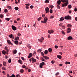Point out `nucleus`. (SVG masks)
Wrapping results in <instances>:
<instances>
[{
    "instance_id": "f257e3e1",
    "label": "nucleus",
    "mask_w": 77,
    "mask_h": 77,
    "mask_svg": "<svg viewBox=\"0 0 77 77\" xmlns=\"http://www.w3.org/2000/svg\"><path fill=\"white\" fill-rule=\"evenodd\" d=\"M69 3H68V0H67V2H66L64 3H63V4L62 5V7H65L68 5Z\"/></svg>"
},
{
    "instance_id": "f03ea898",
    "label": "nucleus",
    "mask_w": 77,
    "mask_h": 77,
    "mask_svg": "<svg viewBox=\"0 0 77 77\" xmlns=\"http://www.w3.org/2000/svg\"><path fill=\"white\" fill-rule=\"evenodd\" d=\"M65 20H71V17L68 15L64 17Z\"/></svg>"
},
{
    "instance_id": "7ed1b4c3",
    "label": "nucleus",
    "mask_w": 77,
    "mask_h": 77,
    "mask_svg": "<svg viewBox=\"0 0 77 77\" xmlns=\"http://www.w3.org/2000/svg\"><path fill=\"white\" fill-rule=\"evenodd\" d=\"M45 64V63L44 62H42V63H40V64L39 66L41 68H42V66H43V65H44Z\"/></svg>"
},
{
    "instance_id": "20e7f679",
    "label": "nucleus",
    "mask_w": 77,
    "mask_h": 77,
    "mask_svg": "<svg viewBox=\"0 0 77 77\" xmlns=\"http://www.w3.org/2000/svg\"><path fill=\"white\" fill-rule=\"evenodd\" d=\"M47 21H48V18L46 17H45L44 18V20L43 21V23L44 24L46 23H47Z\"/></svg>"
},
{
    "instance_id": "39448f33",
    "label": "nucleus",
    "mask_w": 77,
    "mask_h": 77,
    "mask_svg": "<svg viewBox=\"0 0 77 77\" xmlns=\"http://www.w3.org/2000/svg\"><path fill=\"white\" fill-rule=\"evenodd\" d=\"M45 11H46V13L49 12V8L48 7H46L45 8Z\"/></svg>"
},
{
    "instance_id": "423d86ee",
    "label": "nucleus",
    "mask_w": 77,
    "mask_h": 77,
    "mask_svg": "<svg viewBox=\"0 0 77 77\" xmlns=\"http://www.w3.org/2000/svg\"><path fill=\"white\" fill-rule=\"evenodd\" d=\"M48 33H50V34L53 33L54 32V31H53V30H50L48 31Z\"/></svg>"
},
{
    "instance_id": "0eeeda50",
    "label": "nucleus",
    "mask_w": 77,
    "mask_h": 77,
    "mask_svg": "<svg viewBox=\"0 0 77 77\" xmlns=\"http://www.w3.org/2000/svg\"><path fill=\"white\" fill-rule=\"evenodd\" d=\"M44 38L42 37L41 39H38V42H42V41L44 40Z\"/></svg>"
},
{
    "instance_id": "6e6552de",
    "label": "nucleus",
    "mask_w": 77,
    "mask_h": 77,
    "mask_svg": "<svg viewBox=\"0 0 77 77\" xmlns=\"http://www.w3.org/2000/svg\"><path fill=\"white\" fill-rule=\"evenodd\" d=\"M11 27L13 30H17V28H16V27H15V26H14L12 25Z\"/></svg>"
},
{
    "instance_id": "1a4fd4ad",
    "label": "nucleus",
    "mask_w": 77,
    "mask_h": 77,
    "mask_svg": "<svg viewBox=\"0 0 77 77\" xmlns=\"http://www.w3.org/2000/svg\"><path fill=\"white\" fill-rule=\"evenodd\" d=\"M36 62V59H35L33 58H32V62L33 63V62Z\"/></svg>"
},
{
    "instance_id": "9d476101",
    "label": "nucleus",
    "mask_w": 77,
    "mask_h": 77,
    "mask_svg": "<svg viewBox=\"0 0 77 77\" xmlns=\"http://www.w3.org/2000/svg\"><path fill=\"white\" fill-rule=\"evenodd\" d=\"M7 76L8 77H15V75H14V74H13L12 75L9 76V75L7 74Z\"/></svg>"
},
{
    "instance_id": "9b49d317",
    "label": "nucleus",
    "mask_w": 77,
    "mask_h": 77,
    "mask_svg": "<svg viewBox=\"0 0 77 77\" xmlns=\"http://www.w3.org/2000/svg\"><path fill=\"white\" fill-rule=\"evenodd\" d=\"M68 40H72V38L71 36H69L67 38Z\"/></svg>"
},
{
    "instance_id": "f8f14e48",
    "label": "nucleus",
    "mask_w": 77,
    "mask_h": 77,
    "mask_svg": "<svg viewBox=\"0 0 77 77\" xmlns=\"http://www.w3.org/2000/svg\"><path fill=\"white\" fill-rule=\"evenodd\" d=\"M32 55L33 54H32V53H30L29 54V56L28 57V59H30V57L32 56Z\"/></svg>"
},
{
    "instance_id": "ddd939ff",
    "label": "nucleus",
    "mask_w": 77,
    "mask_h": 77,
    "mask_svg": "<svg viewBox=\"0 0 77 77\" xmlns=\"http://www.w3.org/2000/svg\"><path fill=\"white\" fill-rule=\"evenodd\" d=\"M57 57L58 58V59H61L62 58V56H61L60 55H57Z\"/></svg>"
},
{
    "instance_id": "4468645a",
    "label": "nucleus",
    "mask_w": 77,
    "mask_h": 77,
    "mask_svg": "<svg viewBox=\"0 0 77 77\" xmlns=\"http://www.w3.org/2000/svg\"><path fill=\"white\" fill-rule=\"evenodd\" d=\"M57 3L59 5H60V3H61V1L59 0L57 1Z\"/></svg>"
},
{
    "instance_id": "2eb2a0df",
    "label": "nucleus",
    "mask_w": 77,
    "mask_h": 77,
    "mask_svg": "<svg viewBox=\"0 0 77 77\" xmlns=\"http://www.w3.org/2000/svg\"><path fill=\"white\" fill-rule=\"evenodd\" d=\"M63 20H64V17H62L60 18L59 21H63Z\"/></svg>"
},
{
    "instance_id": "dca6fc26",
    "label": "nucleus",
    "mask_w": 77,
    "mask_h": 77,
    "mask_svg": "<svg viewBox=\"0 0 77 77\" xmlns=\"http://www.w3.org/2000/svg\"><path fill=\"white\" fill-rule=\"evenodd\" d=\"M14 43L15 44L18 45V42L17 40H15L14 41Z\"/></svg>"
},
{
    "instance_id": "f3484780",
    "label": "nucleus",
    "mask_w": 77,
    "mask_h": 77,
    "mask_svg": "<svg viewBox=\"0 0 77 77\" xmlns=\"http://www.w3.org/2000/svg\"><path fill=\"white\" fill-rule=\"evenodd\" d=\"M48 50L49 51V52H50H50H51V51H53V50L52 49V48H49L48 49Z\"/></svg>"
},
{
    "instance_id": "a211bd4d",
    "label": "nucleus",
    "mask_w": 77,
    "mask_h": 77,
    "mask_svg": "<svg viewBox=\"0 0 77 77\" xmlns=\"http://www.w3.org/2000/svg\"><path fill=\"white\" fill-rule=\"evenodd\" d=\"M7 42L9 44H12V43H11V42L10 40H7Z\"/></svg>"
},
{
    "instance_id": "6ab92c4d",
    "label": "nucleus",
    "mask_w": 77,
    "mask_h": 77,
    "mask_svg": "<svg viewBox=\"0 0 77 77\" xmlns=\"http://www.w3.org/2000/svg\"><path fill=\"white\" fill-rule=\"evenodd\" d=\"M2 54H3L5 55V54H6V51H5L3 50V51H2Z\"/></svg>"
},
{
    "instance_id": "aec40b11",
    "label": "nucleus",
    "mask_w": 77,
    "mask_h": 77,
    "mask_svg": "<svg viewBox=\"0 0 77 77\" xmlns=\"http://www.w3.org/2000/svg\"><path fill=\"white\" fill-rule=\"evenodd\" d=\"M71 29H70V28H68L67 33H69V32H71Z\"/></svg>"
},
{
    "instance_id": "412c9836",
    "label": "nucleus",
    "mask_w": 77,
    "mask_h": 77,
    "mask_svg": "<svg viewBox=\"0 0 77 77\" xmlns=\"http://www.w3.org/2000/svg\"><path fill=\"white\" fill-rule=\"evenodd\" d=\"M49 7L50 8H51V9H53V8H54V6H53V5H50L49 6Z\"/></svg>"
},
{
    "instance_id": "4be33fe9",
    "label": "nucleus",
    "mask_w": 77,
    "mask_h": 77,
    "mask_svg": "<svg viewBox=\"0 0 77 77\" xmlns=\"http://www.w3.org/2000/svg\"><path fill=\"white\" fill-rule=\"evenodd\" d=\"M44 53L45 54H47V53H48V51L47 50H45V51Z\"/></svg>"
},
{
    "instance_id": "5701e85b",
    "label": "nucleus",
    "mask_w": 77,
    "mask_h": 77,
    "mask_svg": "<svg viewBox=\"0 0 77 77\" xmlns=\"http://www.w3.org/2000/svg\"><path fill=\"white\" fill-rule=\"evenodd\" d=\"M61 1L62 2H63V3H65L66 2H67V0H61Z\"/></svg>"
},
{
    "instance_id": "b1692460",
    "label": "nucleus",
    "mask_w": 77,
    "mask_h": 77,
    "mask_svg": "<svg viewBox=\"0 0 77 77\" xmlns=\"http://www.w3.org/2000/svg\"><path fill=\"white\" fill-rule=\"evenodd\" d=\"M27 47H28L30 49L31 48V47H32V46H30V45H27Z\"/></svg>"
},
{
    "instance_id": "393cba45",
    "label": "nucleus",
    "mask_w": 77,
    "mask_h": 77,
    "mask_svg": "<svg viewBox=\"0 0 77 77\" xmlns=\"http://www.w3.org/2000/svg\"><path fill=\"white\" fill-rule=\"evenodd\" d=\"M57 9H60V7L58 5H57Z\"/></svg>"
},
{
    "instance_id": "a878e982",
    "label": "nucleus",
    "mask_w": 77,
    "mask_h": 77,
    "mask_svg": "<svg viewBox=\"0 0 77 77\" xmlns=\"http://www.w3.org/2000/svg\"><path fill=\"white\" fill-rule=\"evenodd\" d=\"M17 52V50H14L13 51V53L14 54H16Z\"/></svg>"
},
{
    "instance_id": "bb28decb",
    "label": "nucleus",
    "mask_w": 77,
    "mask_h": 77,
    "mask_svg": "<svg viewBox=\"0 0 77 77\" xmlns=\"http://www.w3.org/2000/svg\"><path fill=\"white\" fill-rule=\"evenodd\" d=\"M43 57H44L46 59H49V58L48 57L43 56Z\"/></svg>"
},
{
    "instance_id": "cd10ccee",
    "label": "nucleus",
    "mask_w": 77,
    "mask_h": 77,
    "mask_svg": "<svg viewBox=\"0 0 77 77\" xmlns=\"http://www.w3.org/2000/svg\"><path fill=\"white\" fill-rule=\"evenodd\" d=\"M45 2L46 3H49V0H46L45 1Z\"/></svg>"
},
{
    "instance_id": "c85d7f7f",
    "label": "nucleus",
    "mask_w": 77,
    "mask_h": 77,
    "mask_svg": "<svg viewBox=\"0 0 77 77\" xmlns=\"http://www.w3.org/2000/svg\"><path fill=\"white\" fill-rule=\"evenodd\" d=\"M19 37L18 36H17L16 38H15V40H19Z\"/></svg>"
},
{
    "instance_id": "c756f323",
    "label": "nucleus",
    "mask_w": 77,
    "mask_h": 77,
    "mask_svg": "<svg viewBox=\"0 0 77 77\" xmlns=\"http://www.w3.org/2000/svg\"><path fill=\"white\" fill-rule=\"evenodd\" d=\"M63 24V23H61L59 24V26H60V27H62L63 26L62 25Z\"/></svg>"
},
{
    "instance_id": "7c9ffc66",
    "label": "nucleus",
    "mask_w": 77,
    "mask_h": 77,
    "mask_svg": "<svg viewBox=\"0 0 77 77\" xmlns=\"http://www.w3.org/2000/svg\"><path fill=\"white\" fill-rule=\"evenodd\" d=\"M65 64H66V65H67V64H70V62H66L65 63Z\"/></svg>"
},
{
    "instance_id": "2f4dec72",
    "label": "nucleus",
    "mask_w": 77,
    "mask_h": 77,
    "mask_svg": "<svg viewBox=\"0 0 77 77\" xmlns=\"http://www.w3.org/2000/svg\"><path fill=\"white\" fill-rule=\"evenodd\" d=\"M8 12V10L7 9H5L4 10V12L5 13H6L7 12Z\"/></svg>"
},
{
    "instance_id": "473e14b6",
    "label": "nucleus",
    "mask_w": 77,
    "mask_h": 77,
    "mask_svg": "<svg viewBox=\"0 0 77 77\" xmlns=\"http://www.w3.org/2000/svg\"><path fill=\"white\" fill-rule=\"evenodd\" d=\"M21 60H18V62H19V63H20V64H22V63L21 62Z\"/></svg>"
},
{
    "instance_id": "72a5a7b5",
    "label": "nucleus",
    "mask_w": 77,
    "mask_h": 77,
    "mask_svg": "<svg viewBox=\"0 0 77 77\" xmlns=\"http://www.w3.org/2000/svg\"><path fill=\"white\" fill-rule=\"evenodd\" d=\"M12 36H13L12 34H11V35H9V37L10 38H12Z\"/></svg>"
},
{
    "instance_id": "f704fd0d",
    "label": "nucleus",
    "mask_w": 77,
    "mask_h": 77,
    "mask_svg": "<svg viewBox=\"0 0 77 77\" xmlns=\"http://www.w3.org/2000/svg\"><path fill=\"white\" fill-rule=\"evenodd\" d=\"M20 72L21 73H23L24 72V70H23V69H21L20 70Z\"/></svg>"
},
{
    "instance_id": "c9c22d12",
    "label": "nucleus",
    "mask_w": 77,
    "mask_h": 77,
    "mask_svg": "<svg viewBox=\"0 0 77 77\" xmlns=\"http://www.w3.org/2000/svg\"><path fill=\"white\" fill-rule=\"evenodd\" d=\"M68 8L71 9V5H68Z\"/></svg>"
},
{
    "instance_id": "e433bc0d",
    "label": "nucleus",
    "mask_w": 77,
    "mask_h": 77,
    "mask_svg": "<svg viewBox=\"0 0 77 77\" xmlns=\"http://www.w3.org/2000/svg\"><path fill=\"white\" fill-rule=\"evenodd\" d=\"M42 50L39 49V50H37V51L38 53H40V52H41V51H42Z\"/></svg>"
},
{
    "instance_id": "4c0bfd02",
    "label": "nucleus",
    "mask_w": 77,
    "mask_h": 77,
    "mask_svg": "<svg viewBox=\"0 0 77 77\" xmlns=\"http://www.w3.org/2000/svg\"><path fill=\"white\" fill-rule=\"evenodd\" d=\"M18 9L19 8L17 7H16L14 8V9L15 10H18Z\"/></svg>"
},
{
    "instance_id": "58836bf2",
    "label": "nucleus",
    "mask_w": 77,
    "mask_h": 77,
    "mask_svg": "<svg viewBox=\"0 0 77 77\" xmlns=\"http://www.w3.org/2000/svg\"><path fill=\"white\" fill-rule=\"evenodd\" d=\"M71 26H72V25L69 24H68L67 25V26L69 27H71Z\"/></svg>"
},
{
    "instance_id": "ea45409f",
    "label": "nucleus",
    "mask_w": 77,
    "mask_h": 77,
    "mask_svg": "<svg viewBox=\"0 0 77 77\" xmlns=\"http://www.w3.org/2000/svg\"><path fill=\"white\" fill-rule=\"evenodd\" d=\"M5 20L9 21L10 20V19H9V18H5Z\"/></svg>"
},
{
    "instance_id": "a19ab883",
    "label": "nucleus",
    "mask_w": 77,
    "mask_h": 77,
    "mask_svg": "<svg viewBox=\"0 0 77 77\" xmlns=\"http://www.w3.org/2000/svg\"><path fill=\"white\" fill-rule=\"evenodd\" d=\"M6 62H3V65L4 66H6Z\"/></svg>"
},
{
    "instance_id": "79ce46f5",
    "label": "nucleus",
    "mask_w": 77,
    "mask_h": 77,
    "mask_svg": "<svg viewBox=\"0 0 77 77\" xmlns=\"http://www.w3.org/2000/svg\"><path fill=\"white\" fill-rule=\"evenodd\" d=\"M11 62V58H10L8 60V63H10Z\"/></svg>"
},
{
    "instance_id": "37998d69",
    "label": "nucleus",
    "mask_w": 77,
    "mask_h": 77,
    "mask_svg": "<svg viewBox=\"0 0 77 77\" xmlns=\"http://www.w3.org/2000/svg\"><path fill=\"white\" fill-rule=\"evenodd\" d=\"M42 18V17H39V18H38V21H39L41 20Z\"/></svg>"
},
{
    "instance_id": "c03bdc74",
    "label": "nucleus",
    "mask_w": 77,
    "mask_h": 77,
    "mask_svg": "<svg viewBox=\"0 0 77 77\" xmlns=\"http://www.w3.org/2000/svg\"><path fill=\"white\" fill-rule=\"evenodd\" d=\"M74 11L75 12H77V9L76 8H75L74 9Z\"/></svg>"
},
{
    "instance_id": "a18cd8bd",
    "label": "nucleus",
    "mask_w": 77,
    "mask_h": 77,
    "mask_svg": "<svg viewBox=\"0 0 77 77\" xmlns=\"http://www.w3.org/2000/svg\"><path fill=\"white\" fill-rule=\"evenodd\" d=\"M41 60H42V61H44H44H45V60H44V59L43 58H42V57L41 58Z\"/></svg>"
},
{
    "instance_id": "49530a36",
    "label": "nucleus",
    "mask_w": 77,
    "mask_h": 77,
    "mask_svg": "<svg viewBox=\"0 0 77 77\" xmlns=\"http://www.w3.org/2000/svg\"><path fill=\"white\" fill-rule=\"evenodd\" d=\"M8 9H12V8H11V6H8Z\"/></svg>"
},
{
    "instance_id": "de8ad7c7",
    "label": "nucleus",
    "mask_w": 77,
    "mask_h": 77,
    "mask_svg": "<svg viewBox=\"0 0 77 77\" xmlns=\"http://www.w3.org/2000/svg\"><path fill=\"white\" fill-rule=\"evenodd\" d=\"M30 8H31V9H33V6L31 5L30 7Z\"/></svg>"
},
{
    "instance_id": "09e8293b",
    "label": "nucleus",
    "mask_w": 77,
    "mask_h": 77,
    "mask_svg": "<svg viewBox=\"0 0 77 77\" xmlns=\"http://www.w3.org/2000/svg\"><path fill=\"white\" fill-rule=\"evenodd\" d=\"M22 67L23 68H26V66L25 65H23L22 66Z\"/></svg>"
},
{
    "instance_id": "8fccbe9b",
    "label": "nucleus",
    "mask_w": 77,
    "mask_h": 77,
    "mask_svg": "<svg viewBox=\"0 0 77 77\" xmlns=\"http://www.w3.org/2000/svg\"><path fill=\"white\" fill-rule=\"evenodd\" d=\"M41 54H42V56H44V53H43L42 52H41Z\"/></svg>"
},
{
    "instance_id": "3c124183",
    "label": "nucleus",
    "mask_w": 77,
    "mask_h": 77,
    "mask_svg": "<svg viewBox=\"0 0 77 77\" xmlns=\"http://www.w3.org/2000/svg\"><path fill=\"white\" fill-rule=\"evenodd\" d=\"M0 17H1V18H3V15L2 14H1L0 15Z\"/></svg>"
},
{
    "instance_id": "603ef678",
    "label": "nucleus",
    "mask_w": 77,
    "mask_h": 77,
    "mask_svg": "<svg viewBox=\"0 0 77 77\" xmlns=\"http://www.w3.org/2000/svg\"><path fill=\"white\" fill-rule=\"evenodd\" d=\"M55 48L57 49L58 48V46L57 45L55 46Z\"/></svg>"
},
{
    "instance_id": "864d4df0",
    "label": "nucleus",
    "mask_w": 77,
    "mask_h": 77,
    "mask_svg": "<svg viewBox=\"0 0 77 77\" xmlns=\"http://www.w3.org/2000/svg\"><path fill=\"white\" fill-rule=\"evenodd\" d=\"M62 27L63 29H65V27L64 26H62Z\"/></svg>"
},
{
    "instance_id": "5fc2aeb1",
    "label": "nucleus",
    "mask_w": 77,
    "mask_h": 77,
    "mask_svg": "<svg viewBox=\"0 0 77 77\" xmlns=\"http://www.w3.org/2000/svg\"><path fill=\"white\" fill-rule=\"evenodd\" d=\"M5 50H8V47L5 46Z\"/></svg>"
},
{
    "instance_id": "6e6d98bb",
    "label": "nucleus",
    "mask_w": 77,
    "mask_h": 77,
    "mask_svg": "<svg viewBox=\"0 0 77 77\" xmlns=\"http://www.w3.org/2000/svg\"><path fill=\"white\" fill-rule=\"evenodd\" d=\"M21 59L23 60H25L24 58L23 57H21Z\"/></svg>"
},
{
    "instance_id": "4d7b16f0",
    "label": "nucleus",
    "mask_w": 77,
    "mask_h": 77,
    "mask_svg": "<svg viewBox=\"0 0 77 77\" xmlns=\"http://www.w3.org/2000/svg\"><path fill=\"white\" fill-rule=\"evenodd\" d=\"M50 13L51 14H52V13H53V11H52V10L51 9L50 11Z\"/></svg>"
},
{
    "instance_id": "13d9d810",
    "label": "nucleus",
    "mask_w": 77,
    "mask_h": 77,
    "mask_svg": "<svg viewBox=\"0 0 77 77\" xmlns=\"http://www.w3.org/2000/svg\"><path fill=\"white\" fill-rule=\"evenodd\" d=\"M20 75H17L16 77H20Z\"/></svg>"
},
{
    "instance_id": "bf43d9fd",
    "label": "nucleus",
    "mask_w": 77,
    "mask_h": 77,
    "mask_svg": "<svg viewBox=\"0 0 77 77\" xmlns=\"http://www.w3.org/2000/svg\"><path fill=\"white\" fill-rule=\"evenodd\" d=\"M2 69L3 70H6V68L4 67H2Z\"/></svg>"
},
{
    "instance_id": "052dcab7",
    "label": "nucleus",
    "mask_w": 77,
    "mask_h": 77,
    "mask_svg": "<svg viewBox=\"0 0 77 77\" xmlns=\"http://www.w3.org/2000/svg\"><path fill=\"white\" fill-rule=\"evenodd\" d=\"M25 5H26V6H29L30 5V4H25Z\"/></svg>"
},
{
    "instance_id": "680f3d73",
    "label": "nucleus",
    "mask_w": 77,
    "mask_h": 77,
    "mask_svg": "<svg viewBox=\"0 0 77 77\" xmlns=\"http://www.w3.org/2000/svg\"><path fill=\"white\" fill-rule=\"evenodd\" d=\"M26 9H29V7L28 6H26Z\"/></svg>"
},
{
    "instance_id": "e2e57ef3",
    "label": "nucleus",
    "mask_w": 77,
    "mask_h": 77,
    "mask_svg": "<svg viewBox=\"0 0 77 77\" xmlns=\"http://www.w3.org/2000/svg\"><path fill=\"white\" fill-rule=\"evenodd\" d=\"M59 72H57L56 73V74H55L56 75H59Z\"/></svg>"
},
{
    "instance_id": "0e129e2a",
    "label": "nucleus",
    "mask_w": 77,
    "mask_h": 77,
    "mask_svg": "<svg viewBox=\"0 0 77 77\" xmlns=\"http://www.w3.org/2000/svg\"><path fill=\"white\" fill-rule=\"evenodd\" d=\"M54 18V17H53V16H51V17H50V18L51 19V18Z\"/></svg>"
},
{
    "instance_id": "69168bd1",
    "label": "nucleus",
    "mask_w": 77,
    "mask_h": 77,
    "mask_svg": "<svg viewBox=\"0 0 77 77\" xmlns=\"http://www.w3.org/2000/svg\"><path fill=\"white\" fill-rule=\"evenodd\" d=\"M51 63H52L53 64V63H54V61L52 60L51 61Z\"/></svg>"
},
{
    "instance_id": "338daca9",
    "label": "nucleus",
    "mask_w": 77,
    "mask_h": 77,
    "mask_svg": "<svg viewBox=\"0 0 77 77\" xmlns=\"http://www.w3.org/2000/svg\"><path fill=\"white\" fill-rule=\"evenodd\" d=\"M62 33H63V35H65V32H63V31H62Z\"/></svg>"
},
{
    "instance_id": "774afa93",
    "label": "nucleus",
    "mask_w": 77,
    "mask_h": 77,
    "mask_svg": "<svg viewBox=\"0 0 77 77\" xmlns=\"http://www.w3.org/2000/svg\"><path fill=\"white\" fill-rule=\"evenodd\" d=\"M75 21H77V17L75 18Z\"/></svg>"
}]
</instances>
